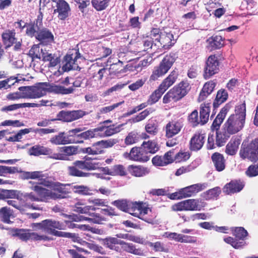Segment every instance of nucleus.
<instances>
[{"instance_id": "nucleus-1", "label": "nucleus", "mask_w": 258, "mask_h": 258, "mask_svg": "<svg viewBox=\"0 0 258 258\" xmlns=\"http://www.w3.org/2000/svg\"><path fill=\"white\" fill-rule=\"evenodd\" d=\"M28 177L31 179H35L39 178L40 179V183L43 184V186L51 188L57 194L61 195L62 196L64 197L62 194H66L67 191L65 189V185L58 182H54L52 178L48 176V174L46 173H43L42 171H33L28 172Z\"/></svg>"}, {"instance_id": "nucleus-2", "label": "nucleus", "mask_w": 258, "mask_h": 258, "mask_svg": "<svg viewBox=\"0 0 258 258\" xmlns=\"http://www.w3.org/2000/svg\"><path fill=\"white\" fill-rule=\"evenodd\" d=\"M36 179H38V182H29L31 184L30 188L37 195L39 202L47 203L50 200L63 198V197L61 195L42 187L43 184L40 183V179L39 178H36Z\"/></svg>"}, {"instance_id": "nucleus-3", "label": "nucleus", "mask_w": 258, "mask_h": 258, "mask_svg": "<svg viewBox=\"0 0 258 258\" xmlns=\"http://www.w3.org/2000/svg\"><path fill=\"white\" fill-rule=\"evenodd\" d=\"M95 208L93 207L81 206L79 205H76L74 209L75 211L86 215L77 217L78 221L85 220L95 224H102L103 222L105 221V219L100 216L99 214L95 213Z\"/></svg>"}, {"instance_id": "nucleus-4", "label": "nucleus", "mask_w": 258, "mask_h": 258, "mask_svg": "<svg viewBox=\"0 0 258 258\" xmlns=\"http://www.w3.org/2000/svg\"><path fill=\"white\" fill-rule=\"evenodd\" d=\"M149 212H151V210L149 208L145 207L143 203L137 202H133L130 201L128 210H127V213L131 215L149 223H152L153 222V218H148L147 216Z\"/></svg>"}, {"instance_id": "nucleus-5", "label": "nucleus", "mask_w": 258, "mask_h": 258, "mask_svg": "<svg viewBox=\"0 0 258 258\" xmlns=\"http://www.w3.org/2000/svg\"><path fill=\"white\" fill-rule=\"evenodd\" d=\"M151 35L154 37V40L159 42L158 45V49L163 48L165 49H169L175 42L173 39V35L170 32L161 31L159 29L154 28L151 30Z\"/></svg>"}, {"instance_id": "nucleus-6", "label": "nucleus", "mask_w": 258, "mask_h": 258, "mask_svg": "<svg viewBox=\"0 0 258 258\" xmlns=\"http://www.w3.org/2000/svg\"><path fill=\"white\" fill-rule=\"evenodd\" d=\"M40 98L46 94L47 92L55 94L67 95L73 92L74 89L72 87L66 88L60 85L50 84L48 83H41L36 85Z\"/></svg>"}, {"instance_id": "nucleus-7", "label": "nucleus", "mask_w": 258, "mask_h": 258, "mask_svg": "<svg viewBox=\"0 0 258 258\" xmlns=\"http://www.w3.org/2000/svg\"><path fill=\"white\" fill-rule=\"evenodd\" d=\"M34 227H37L40 229H45L50 230L57 229L58 230H66L67 228H74L76 224L69 221L60 222L53 219H46L43 220L40 223L33 224Z\"/></svg>"}, {"instance_id": "nucleus-8", "label": "nucleus", "mask_w": 258, "mask_h": 258, "mask_svg": "<svg viewBox=\"0 0 258 258\" xmlns=\"http://www.w3.org/2000/svg\"><path fill=\"white\" fill-rule=\"evenodd\" d=\"M175 61L174 58L171 55H166L164 57L158 66L154 68L150 77V81H155L163 76L171 68Z\"/></svg>"}, {"instance_id": "nucleus-9", "label": "nucleus", "mask_w": 258, "mask_h": 258, "mask_svg": "<svg viewBox=\"0 0 258 258\" xmlns=\"http://www.w3.org/2000/svg\"><path fill=\"white\" fill-rule=\"evenodd\" d=\"M240 157L243 159L251 161L258 160V138L245 146L242 144L239 152Z\"/></svg>"}, {"instance_id": "nucleus-10", "label": "nucleus", "mask_w": 258, "mask_h": 258, "mask_svg": "<svg viewBox=\"0 0 258 258\" xmlns=\"http://www.w3.org/2000/svg\"><path fill=\"white\" fill-rule=\"evenodd\" d=\"M123 157L126 159L140 162H147L150 159V156L147 154L145 149L142 146L140 147H133L130 153H124Z\"/></svg>"}, {"instance_id": "nucleus-11", "label": "nucleus", "mask_w": 258, "mask_h": 258, "mask_svg": "<svg viewBox=\"0 0 258 258\" xmlns=\"http://www.w3.org/2000/svg\"><path fill=\"white\" fill-rule=\"evenodd\" d=\"M245 122L229 116L223 125L225 135H233L241 131L244 127Z\"/></svg>"}, {"instance_id": "nucleus-12", "label": "nucleus", "mask_w": 258, "mask_h": 258, "mask_svg": "<svg viewBox=\"0 0 258 258\" xmlns=\"http://www.w3.org/2000/svg\"><path fill=\"white\" fill-rule=\"evenodd\" d=\"M30 155L38 156L39 155H49L54 159H63V156L58 153H53L52 150L49 148L40 145H35L30 148L28 151Z\"/></svg>"}, {"instance_id": "nucleus-13", "label": "nucleus", "mask_w": 258, "mask_h": 258, "mask_svg": "<svg viewBox=\"0 0 258 258\" xmlns=\"http://www.w3.org/2000/svg\"><path fill=\"white\" fill-rule=\"evenodd\" d=\"M85 115L84 111L78 110L74 111L62 110L57 114L56 120H61L64 122H71L82 117Z\"/></svg>"}, {"instance_id": "nucleus-14", "label": "nucleus", "mask_w": 258, "mask_h": 258, "mask_svg": "<svg viewBox=\"0 0 258 258\" xmlns=\"http://www.w3.org/2000/svg\"><path fill=\"white\" fill-rule=\"evenodd\" d=\"M123 125V124H112L100 125L97 127L98 133H99L98 136L100 137H106L117 134L122 130Z\"/></svg>"}, {"instance_id": "nucleus-15", "label": "nucleus", "mask_w": 258, "mask_h": 258, "mask_svg": "<svg viewBox=\"0 0 258 258\" xmlns=\"http://www.w3.org/2000/svg\"><path fill=\"white\" fill-rule=\"evenodd\" d=\"M15 234L23 240L29 239L35 240H47L48 239L45 235H39L34 232H30L29 230L23 229H17L15 230Z\"/></svg>"}, {"instance_id": "nucleus-16", "label": "nucleus", "mask_w": 258, "mask_h": 258, "mask_svg": "<svg viewBox=\"0 0 258 258\" xmlns=\"http://www.w3.org/2000/svg\"><path fill=\"white\" fill-rule=\"evenodd\" d=\"M208 185V183L206 182L199 183L181 188V198L184 199L191 197L197 193L206 188Z\"/></svg>"}, {"instance_id": "nucleus-17", "label": "nucleus", "mask_w": 258, "mask_h": 258, "mask_svg": "<svg viewBox=\"0 0 258 258\" xmlns=\"http://www.w3.org/2000/svg\"><path fill=\"white\" fill-rule=\"evenodd\" d=\"M182 127V121L180 119L169 121L165 126L166 137L170 138L177 135Z\"/></svg>"}, {"instance_id": "nucleus-18", "label": "nucleus", "mask_w": 258, "mask_h": 258, "mask_svg": "<svg viewBox=\"0 0 258 258\" xmlns=\"http://www.w3.org/2000/svg\"><path fill=\"white\" fill-rule=\"evenodd\" d=\"M141 39V44L144 51L152 50L153 51L156 52L158 50V45H160V43L154 40V37L151 35V31L150 35H143Z\"/></svg>"}, {"instance_id": "nucleus-19", "label": "nucleus", "mask_w": 258, "mask_h": 258, "mask_svg": "<svg viewBox=\"0 0 258 258\" xmlns=\"http://www.w3.org/2000/svg\"><path fill=\"white\" fill-rule=\"evenodd\" d=\"M218 65V61L215 55H211L209 57L206 62L204 75L205 79H209L217 72Z\"/></svg>"}, {"instance_id": "nucleus-20", "label": "nucleus", "mask_w": 258, "mask_h": 258, "mask_svg": "<svg viewBox=\"0 0 258 258\" xmlns=\"http://www.w3.org/2000/svg\"><path fill=\"white\" fill-rule=\"evenodd\" d=\"M67 169L68 174L72 176L83 177H89L91 175V173L82 171L84 169L80 160L74 162Z\"/></svg>"}, {"instance_id": "nucleus-21", "label": "nucleus", "mask_w": 258, "mask_h": 258, "mask_svg": "<svg viewBox=\"0 0 258 258\" xmlns=\"http://www.w3.org/2000/svg\"><path fill=\"white\" fill-rule=\"evenodd\" d=\"M56 4L55 12L58 13V17L60 20H64L69 15L71 9L69 4L64 0H52Z\"/></svg>"}, {"instance_id": "nucleus-22", "label": "nucleus", "mask_w": 258, "mask_h": 258, "mask_svg": "<svg viewBox=\"0 0 258 258\" xmlns=\"http://www.w3.org/2000/svg\"><path fill=\"white\" fill-rule=\"evenodd\" d=\"M174 151L170 150L166 153L164 156H156L152 160L155 166H163L171 163L173 161Z\"/></svg>"}, {"instance_id": "nucleus-23", "label": "nucleus", "mask_w": 258, "mask_h": 258, "mask_svg": "<svg viewBox=\"0 0 258 258\" xmlns=\"http://www.w3.org/2000/svg\"><path fill=\"white\" fill-rule=\"evenodd\" d=\"M244 186V183L241 180H232L227 183L223 189V192L226 195H232L240 191Z\"/></svg>"}, {"instance_id": "nucleus-24", "label": "nucleus", "mask_w": 258, "mask_h": 258, "mask_svg": "<svg viewBox=\"0 0 258 258\" xmlns=\"http://www.w3.org/2000/svg\"><path fill=\"white\" fill-rule=\"evenodd\" d=\"M230 108V106L228 104L222 108L212 124L211 129L212 131L214 132L215 131L216 132H217Z\"/></svg>"}, {"instance_id": "nucleus-25", "label": "nucleus", "mask_w": 258, "mask_h": 258, "mask_svg": "<svg viewBox=\"0 0 258 258\" xmlns=\"http://www.w3.org/2000/svg\"><path fill=\"white\" fill-rule=\"evenodd\" d=\"M204 134L196 133L190 141V149L192 151H198L201 149L205 142Z\"/></svg>"}, {"instance_id": "nucleus-26", "label": "nucleus", "mask_w": 258, "mask_h": 258, "mask_svg": "<svg viewBox=\"0 0 258 258\" xmlns=\"http://www.w3.org/2000/svg\"><path fill=\"white\" fill-rule=\"evenodd\" d=\"M36 39L41 43L47 44L52 42L54 40L52 33L47 29H40L37 33Z\"/></svg>"}, {"instance_id": "nucleus-27", "label": "nucleus", "mask_w": 258, "mask_h": 258, "mask_svg": "<svg viewBox=\"0 0 258 258\" xmlns=\"http://www.w3.org/2000/svg\"><path fill=\"white\" fill-rule=\"evenodd\" d=\"M214 166L218 172L224 170L226 167V161L223 155L219 153H214L211 157Z\"/></svg>"}, {"instance_id": "nucleus-28", "label": "nucleus", "mask_w": 258, "mask_h": 258, "mask_svg": "<svg viewBox=\"0 0 258 258\" xmlns=\"http://www.w3.org/2000/svg\"><path fill=\"white\" fill-rule=\"evenodd\" d=\"M185 201L187 211H201L206 204L202 200L199 199H188Z\"/></svg>"}, {"instance_id": "nucleus-29", "label": "nucleus", "mask_w": 258, "mask_h": 258, "mask_svg": "<svg viewBox=\"0 0 258 258\" xmlns=\"http://www.w3.org/2000/svg\"><path fill=\"white\" fill-rule=\"evenodd\" d=\"M15 30H6L2 35V40L6 47H9L13 45L16 38Z\"/></svg>"}, {"instance_id": "nucleus-30", "label": "nucleus", "mask_w": 258, "mask_h": 258, "mask_svg": "<svg viewBox=\"0 0 258 258\" xmlns=\"http://www.w3.org/2000/svg\"><path fill=\"white\" fill-rule=\"evenodd\" d=\"M240 144V140L239 138L231 139L226 147L225 152L229 155H234L238 150Z\"/></svg>"}, {"instance_id": "nucleus-31", "label": "nucleus", "mask_w": 258, "mask_h": 258, "mask_svg": "<svg viewBox=\"0 0 258 258\" xmlns=\"http://www.w3.org/2000/svg\"><path fill=\"white\" fill-rule=\"evenodd\" d=\"M230 117L236 118L245 122L246 117V105L244 102L236 106L235 108V113L231 114Z\"/></svg>"}, {"instance_id": "nucleus-32", "label": "nucleus", "mask_w": 258, "mask_h": 258, "mask_svg": "<svg viewBox=\"0 0 258 258\" xmlns=\"http://www.w3.org/2000/svg\"><path fill=\"white\" fill-rule=\"evenodd\" d=\"M178 76L177 73L174 71H172L170 74L162 82L160 85L159 87L163 91L165 92L166 90L172 85L175 82Z\"/></svg>"}, {"instance_id": "nucleus-33", "label": "nucleus", "mask_w": 258, "mask_h": 258, "mask_svg": "<svg viewBox=\"0 0 258 258\" xmlns=\"http://www.w3.org/2000/svg\"><path fill=\"white\" fill-rule=\"evenodd\" d=\"M50 142L54 145H66L71 144V140H69L67 134L64 132H60L50 140Z\"/></svg>"}, {"instance_id": "nucleus-34", "label": "nucleus", "mask_w": 258, "mask_h": 258, "mask_svg": "<svg viewBox=\"0 0 258 258\" xmlns=\"http://www.w3.org/2000/svg\"><path fill=\"white\" fill-rule=\"evenodd\" d=\"M84 170H93L99 169L102 164L94 159L86 158L84 161L80 160Z\"/></svg>"}, {"instance_id": "nucleus-35", "label": "nucleus", "mask_w": 258, "mask_h": 258, "mask_svg": "<svg viewBox=\"0 0 258 258\" xmlns=\"http://www.w3.org/2000/svg\"><path fill=\"white\" fill-rule=\"evenodd\" d=\"M130 173L137 177H141L146 175L149 172V169L142 166L130 165L128 166Z\"/></svg>"}, {"instance_id": "nucleus-36", "label": "nucleus", "mask_w": 258, "mask_h": 258, "mask_svg": "<svg viewBox=\"0 0 258 258\" xmlns=\"http://www.w3.org/2000/svg\"><path fill=\"white\" fill-rule=\"evenodd\" d=\"M178 91L174 87L173 89L168 91L163 97V102L165 104L168 103L170 102H176L181 99V96L178 93Z\"/></svg>"}, {"instance_id": "nucleus-37", "label": "nucleus", "mask_w": 258, "mask_h": 258, "mask_svg": "<svg viewBox=\"0 0 258 258\" xmlns=\"http://www.w3.org/2000/svg\"><path fill=\"white\" fill-rule=\"evenodd\" d=\"M41 58L44 61H49L51 67L56 66L59 61V59L56 55L50 53L45 48Z\"/></svg>"}, {"instance_id": "nucleus-38", "label": "nucleus", "mask_w": 258, "mask_h": 258, "mask_svg": "<svg viewBox=\"0 0 258 258\" xmlns=\"http://www.w3.org/2000/svg\"><path fill=\"white\" fill-rule=\"evenodd\" d=\"M141 146L145 149V151H146L147 155L149 154H154L159 149L157 143L154 140L147 142L144 141Z\"/></svg>"}, {"instance_id": "nucleus-39", "label": "nucleus", "mask_w": 258, "mask_h": 258, "mask_svg": "<svg viewBox=\"0 0 258 258\" xmlns=\"http://www.w3.org/2000/svg\"><path fill=\"white\" fill-rule=\"evenodd\" d=\"M210 111V106L209 104L201 105L200 111V118L201 125H204L208 122L209 118Z\"/></svg>"}, {"instance_id": "nucleus-40", "label": "nucleus", "mask_w": 258, "mask_h": 258, "mask_svg": "<svg viewBox=\"0 0 258 258\" xmlns=\"http://www.w3.org/2000/svg\"><path fill=\"white\" fill-rule=\"evenodd\" d=\"M227 92L224 89L219 90L216 95V97L213 102L214 108L218 107V106L223 102H224L228 98Z\"/></svg>"}, {"instance_id": "nucleus-41", "label": "nucleus", "mask_w": 258, "mask_h": 258, "mask_svg": "<svg viewBox=\"0 0 258 258\" xmlns=\"http://www.w3.org/2000/svg\"><path fill=\"white\" fill-rule=\"evenodd\" d=\"M45 47H40L39 45H34L29 51V55L32 60L35 58L40 59Z\"/></svg>"}, {"instance_id": "nucleus-42", "label": "nucleus", "mask_w": 258, "mask_h": 258, "mask_svg": "<svg viewBox=\"0 0 258 258\" xmlns=\"http://www.w3.org/2000/svg\"><path fill=\"white\" fill-rule=\"evenodd\" d=\"M81 55L78 50H75V54L70 53L67 54L64 57V61H67L70 62V64L72 67H75V69H77L78 68V64L77 63V59L81 58Z\"/></svg>"}, {"instance_id": "nucleus-43", "label": "nucleus", "mask_w": 258, "mask_h": 258, "mask_svg": "<svg viewBox=\"0 0 258 258\" xmlns=\"http://www.w3.org/2000/svg\"><path fill=\"white\" fill-rule=\"evenodd\" d=\"M140 140V134L136 131H132L126 137L124 143L126 145H131L138 143Z\"/></svg>"}, {"instance_id": "nucleus-44", "label": "nucleus", "mask_w": 258, "mask_h": 258, "mask_svg": "<svg viewBox=\"0 0 258 258\" xmlns=\"http://www.w3.org/2000/svg\"><path fill=\"white\" fill-rule=\"evenodd\" d=\"M145 129L147 133L152 136H155L158 132L157 124L154 120H149L146 124Z\"/></svg>"}, {"instance_id": "nucleus-45", "label": "nucleus", "mask_w": 258, "mask_h": 258, "mask_svg": "<svg viewBox=\"0 0 258 258\" xmlns=\"http://www.w3.org/2000/svg\"><path fill=\"white\" fill-rule=\"evenodd\" d=\"M220 187L217 186L207 190L203 194V197L206 200L217 199L221 194Z\"/></svg>"}, {"instance_id": "nucleus-46", "label": "nucleus", "mask_w": 258, "mask_h": 258, "mask_svg": "<svg viewBox=\"0 0 258 258\" xmlns=\"http://www.w3.org/2000/svg\"><path fill=\"white\" fill-rule=\"evenodd\" d=\"M80 151L89 155H97L102 153L103 150H102L101 148L98 147L97 143H96L91 147L81 148Z\"/></svg>"}, {"instance_id": "nucleus-47", "label": "nucleus", "mask_w": 258, "mask_h": 258, "mask_svg": "<svg viewBox=\"0 0 258 258\" xmlns=\"http://www.w3.org/2000/svg\"><path fill=\"white\" fill-rule=\"evenodd\" d=\"M165 92L160 89L159 87L158 88L155 90L150 96L147 103L149 105H152L156 103L161 98L163 94Z\"/></svg>"}, {"instance_id": "nucleus-48", "label": "nucleus", "mask_w": 258, "mask_h": 258, "mask_svg": "<svg viewBox=\"0 0 258 258\" xmlns=\"http://www.w3.org/2000/svg\"><path fill=\"white\" fill-rule=\"evenodd\" d=\"M110 0H92L93 7L97 11L104 10L108 6Z\"/></svg>"}, {"instance_id": "nucleus-49", "label": "nucleus", "mask_w": 258, "mask_h": 258, "mask_svg": "<svg viewBox=\"0 0 258 258\" xmlns=\"http://www.w3.org/2000/svg\"><path fill=\"white\" fill-rule=\"evenodd\" d=\"M233 229H234L232 230L233 234L235 237L239 240H241V241H244L246 237L248 236L247 230L242 227H235L233 228Z\"/></svg>"}, {"instance_id": "nucleus-50", "label": "nucleus", "mask_w": 258, "mask_h": 258, "mask_svg": "<svg viewBox=\"0 0 258 258\" xmlns=\"http://www.w3.org/2000/svg\"><path fill=\"white\" fill-rule=\"evenodd\" d=\"M32 106L27 103L14 104L8 106H5L1 108V111L4 112L9 113V112L13 111L18 109L22 108L27 107V106Z\"/></svg>"}, {"instance_id": "nucleus-51", "label": "nucleus", "mask_w": 258, "mask_h": 258, "mask_svg": "<svg viewBox=\"0 0 258 258\" xmlns=\"http://www.w3.org/2000/svg\"><path fill=\"white\" fill-rule=\"evenodd\" d=\"M152 111L153 110L151 108L146 109L140 113L138 115L131 118L130 121L132 123H136L142 121L145 119L151 113H152Z\"/></svg>"}, {"instance_id": "nucleus-52", "label": "nucleus", "mask_w": 258, "mask_h": 258, "mask_svg": "<svg viewBox=\"0 0 258 258\" xmlns=\"http://www.w3.org/2000/svg\"><path fill=\"white\" fill-rule=\"evenodd\" d=\"M0 215L2 220L9 224L11 222L10 218L13 215V212L9 208L3 207L0 210Z\"/></svg>"}, {"instance_id": "nucleus-53", "label": "nucleus", "mask_w": 258, "mask_h": 258, "mask_svg": "<svg viewBox=\"0 0 258 258\" xmlns=\"http://www.w3.org/2000/svg\"><path fill=\"white\" fill-rule=\"evenodd\" d=\"M174 88L176 91H178V93L181 98L183 97L187 93L190 89L188 83L186 81L180 82L177 86L174 87Z\"/></svg>"}, {"instance_id": "nucleus-54", "label": "nucleus", "mask_w": 258, "mask_h": 258, "mask_svg": "<svg viewBox=\"0 0 258 258\" xmlns=\"http://www.w3.org/2000/svg\"><path fill=\"white\" fill-rule=\"evenodd\" d=\"M224 240L236 249L241 248L246 245L245 242L238 241L232 237L225 238Z\"/></svg>"}, {"instance_id": "nucleus-55", "label": "nucleus", "mask_w": 258, "mask_h": 258, "mask_svg": "<svg viewBox=\"0 0 258 258\" xmlns=\"http://www.w3.org/2000/svg\"><path fill=\"white\" fill-rule=\"evenodd\" d=\"M72 190L74 192L81 195H89L92 194L91 190L88 186L82 185H74Z\"/></svg>"}, {"instance_id": "nucleus-56", "label": "nucleus", "mask_w": 258, "mask_h": 258, "mask_svg": "<svg viewBox=\"0 0 258 258\" xmlns=\"http://www.w3.org/2000/svg\"><path fill=\"white\" fill-rule=\"evenodd\" d=\"M26 34L30 37H35L37 32L39 30L37 23H27L26 26Z\"/></svg>"}, {"instance_id": "nucleus-57", "label": "nucleus", "mask_w": 258, "mask_h": 258, "mask_svg": "<svg viewBox=\"0 0 258 258\" xmlns=\"http://www.w3.org/2000/svg\"><path fill=\"white\" fill-rule=\"evenodd\" d=\"M18 90L20 92L22 99H33L31 86L20 87Z\"/></svg>"}, {"instance_id": "nucleus-58", "label": "nucleus", "mask_w": 258, "mask_h": 258, "mask_svg": "<svg viewBox=\"0 0 258 258\" xmlns=\"http://www.w3.org/2000/svg\"><path fill=\"white\" fill-rule=\"evenodd\" d=\"M130 202V201L125 199H121L113 201L112 204L116 206L119 210L127 212Z\"/></svg>"}, {"instance_id": "nucleus-59", "label": "nucleus", "mask_w": 258, "mask_h": 258, "mask_svg": "<svg viewBox=\"0 0 258 258\" xmlns=\"http://www.w3.org/2000/svg\"><path fill=\"white\" fill-rule=\"evenodd\" d=\"M122 249L127 252L136 255H141L143 253V251L141 249L137 248L133 243H127Z\"/></svg>"}, {"instance_id": "nucleus-60", "label": "nucleus", "mask_w": 258, "mask_h": 258, "mask_svg": "<svg viewBox=\"0 0 258 258\" xmlns=\"http://www.w3.org/2000/svg\"><path fill=\"white\" fill-rule=\"evenodd\" d=\"M210 44L212 48L216 49L222 47L224 45V40L222 36L216 35L212 37Z\"/></svg>"}, {"instance_id": "nucleus-61", "label": "nucleus", "mask_w": 258, "mask_h": 258, "mask_svg": "<svg viewBox=\"0 0 258 258\" xmlns=\"http://www.w3.org/2000/svg\"><path fill=\"white\" fill-rule=\"evenodd\" d=\"M118 142L117 139H110L107 140H102L97 142L98 147L101 148H110Z\"/></svg>"}, {"instance_id": "nucleus-62", "label": "nucleus", "mask_w": 258, "mask_h": 258, "mask_svg": "<svg viewBox=\"0 0 258 258\" xmlns=\"http://www.w3.org/2000/svg\"><path fill=\"white\" fill-rule=\"evenodd\" d=\"M188 120L193 126H196L201 124L200 118L198 117V112L195 110L188 116Z\"/></svg>"}, {"instance_id": "nucleus-63", "label": "nucleus", "mask_w": 258, "mask_h": 258, "mask_svg": "<svg viewBox=\"0 0 258 258\" xmlns=\"http://www.w3.org/2000/svg\"><path fill=\"white\" fill-rule=\"evenodd\" d=\"M112 173H110V175H120L123 176L125 175V170L124 167L121 165H116L112 167Z\"/></svg>"}, {"instance_id": "nucleus-64", "label": "nucleus", "mask_w": 258, "mask_h": 258, "mask_svg": "<svg viewBox=\"0 0 258 258\" xmlns=\"http://www.w3.org/2000/svg\"><path fill=\"white\" fill-rule=\"evenodd\" d=\"M190 155L189 153L187 152H179L175 155L173 156V161L174 160L176 162H180L182 161H186L189 159Z\"/></svg>"}]
</instances>
